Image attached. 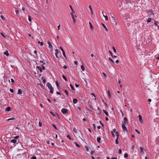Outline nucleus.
Returning <instances> with one entry per match:
<instances>
[{
    "label": "nucleus",
    "mask_w": 159,
    "mask_h": 159,
    "mask_svg": "<svg viewBox=\"0 0 159 159\" xmlns=\"http://www.w3.org/2000/svg\"><path fill=\"white\" fill-rule=\"evenodd\" d=\"M67 137L68 138L69 140H71V139L70 136L69 135L67 136Z\"/></svg>",
    "instance_id": "nucleus-45"
},
{
    "label": "nucleus",
    "mask_w": 159,
    "mask_h": 159,
    "mask_svg": "<svg viewBox=\"0 0 159 159\" xmlns=\"http://www.w3.org/2000/svg\"><path fill=\"white\" fill-rule=\"evenodd\" d=\"M89 24L90 25V28L91 29L93 30V27L90 22H89Z\"/></svg>",
    "instance_id": "nucleus-28"
},
{
    "label": "nucleus",
    "mask_w": 159,
    "mask_h": 159,
    "mask_svg": "<svg viewBox=\"0 0 159 159\" xmlns=\"http://www.w3.org/2000/svg\"><path fill=\"white\" fill-rule=\"evenodd\" d=\"M122 127L124 131H127V129L126 127L125 126V125H124V124H122Z\"/></svg>",
    "instance_id": "nucleus-5"
},
{
    "label": "nucleus",
    "mask_w": 159,
    "mask_h": 159,
    "mask_svg": "<svg viewBox=\"0 0 159 159\" xmlns=\"http://www.w3.org/2000/svg\"><path fill=\"white\" fill-rule=\"evenodd\" d=\"M41 66L42 67V69L43 70H45V66H43L42 65H41Z\"/></svg>",
    "instance_id": "nucleus-52"
},
{
    "label": "nucleus",
    "mask_w": 159,
    "mask_h": 159,
    "mask_svg": "<svg viewBox=\"0 0 159 159\" xmlns=\"http://www.w3.org/2000/svg\"><path fill=\"white\" fill-rule=\"evenodd\" d=\"M109 52L111 54V56L113 58V54H112V52L111 50H110L109 51Z\"/></svg>",
    "instance_id": "nucleus-41"
},
{
    "label": "nucleus",
    "mask_w": 159,
    "mask_h": 159,
    "mask_svg": "<svg viewBox=\"0 0 159 159\" xmlns=\"http://www.w3.org/2000/svg\"><path fill=\"white\" fill-rule=\"evenodd\" d=\"M47 86L50 90V92L51 93H53L54 91V89L51 84L49 83H47Z\"/></svg>",
    "instance_id": "nucleus-1"
},
{
    "label": "nucleus",
    "mask_w": 159,
    "mask_h": 159,
    "mask_svg": "<svg viewBox=\"0 0 159 159\" xmlns=\"http://www.w3.org/2000/svg\"><path fill=\"white\" fill-rule=\"evenodd\" d=\"M124 121L123 122V123L122 124H124V125L126 124H128V120L127 117H125L124 118Z\"/></svg>",
    "instance_id": "nucleus-3"
},
{
    "label": "nucleus",
    "mask_w": 159,
    "mask_h": 159,
    "mask_svg": "<svg viewBox=\"0 0 159 159\" xmlns=\"http://www.w3.org/2000/svg\"><path fill=\"white\" fill-rule=\"evenodd\" d=\"M112 49H113V51L115 52H116V49L115 48H114V47H112Z\"/></svg>",
    "instance_id": "nucleus-47"
},
{
    "label": "nucleus",
    "mask_w": 159,
    "mask_h": 159,
    "mask_svg": "<svg viewBox=\"0 0 159 159\" xmlns=\"http://www.w3.org/2000/svg\"><path fill=\"white\" fill-rule=\"evenodd\" d=\"M1 18L2 19V20H5L4 17L3 16V15H1Z\"/></svg>",
    "instance_id": "nucleus-49"
},
{
    "label": "nucleus",
    "mask_w": 159,
    "mask_h": 159,
    "mask_svg": "<svg viewBox=\"0 0 159 159\" xmlns=\"http://www.w3.org/2000/svg\"><path fill=\"white\" fill-rule=\"evenodd\" d=\"M38 43L39 44L40 43L41 46H43V43L42 42H40V41H38Z\"/></svg>",
    "instance_id": "nucleus-35"
},
{
    "label": "nucleus",
    "mask_w": 159,
    "mask_h": 159,
    "mask_svg": "<svg viewBox=\"0 0 159 159\" xmlns=\"http://www.w3.org/2000/svg\"><path fill=\"white\" fill-rule=\"evenodd\" d=\"M55 54L56 57H57V58H58L59 57L57 56V54L58 53V50L57 49H56L55 50Z\"/></svg>",
    "instance_id": "nucleus-9"
},
{
    "label": "nucleus",
    "mask_w": 159,
    "mask_h": 159,
    "mask_svg": "<svg viewBox=\"0 0 159 159\" xmlns=\"http://www.w3.org/2000/svg\"><path fill=\"white\" fill-rule=\"evenodd\" d=\"M124 157L125 158H127L128 157V154L127 153H125L124 154Z\"/></svg>",
    "instance_id": "nucleus-42"
},
{
    "label": "nucleus",
    "mask_w": 159,
    "mask_h": 159,
    "mask_svg": "<svg viewBox=\"0 0 159 159\" xmlns=\"http://www.w3.org/2000/svg\"><path fill=\"white\" fill-rule=\"evenodd\" d=\"M31 159H36L37 158L36 157L34 156L31 157Z\"/></svg>",
    "instance_id": "nucleus-57"
},
{
    "label": "nucleus",
    "mask_w": 159,
    "mask_h": 159,
    "mask_svg": "<svg viewBox=\"0 0 159 159\" xmlns=\"http://www.w3.org/2000/svg\"><path fill=\"white\" fill-rule=\"evenodd\" d=\"M52 125L55 129H57V128L56 126L54 124H52Z\"/></svg>",
    "instance_id": "nucleus-46"
},
{
    "label": "nucleus",
    "mask_w": 159,
    "mask_h": 159,
    "mask_svg": "<svg viewBox=\"0 0 159 159\" xmlns=\"http://www.w3.org/2000/svg\"><path fill=\"white\" fill-rule=\"evenodd\" d=\"M18 94H22V90L21 89H19L18 91Z\"/></svg>",
    "instance_id": "nucleus-14"
},
{
    "label": "nucleus",
    "mask_w": 159,
    "mask_h": 159,
    "mask_svg": "<svg viewBox=\"0 0 159 159\" xmlns=\"http://www.w3.org/2000/svg\"><path fill=\"white\" fill-rule=\"evenodd\" d=\"M116 133V136L118 138V137L119 136V134H118V132L116 131L115 132Z\"/></svg>",
    "instance_id": "nucleus-43"
},
{
    "label": "nucleus",
    "mask_w": 159,
    "mask_h": 159,
    "mask_svg": "<svg viewBox=\"0 0 159 159\" xmlns=\"http://www.w3.org/2000/svg\"><path fill=\"white\" fill-rule=\"evenodd\" d=\"M75 86L76 87H78L79 86V84H75Z\"/></svg>",
    "instance_id": "nucleus-62"
},
{
    "label": "nucleus",
    "mask_w": 159,
    "mask_h": 159,
    "mask_svg": "<svg viewBox=\"0 0 159 159\" xmlns=\"http://www.w3.org/2000/svg\"><path fill=\"white\" fill-rule=\"evenodd\" d=\"M64 92L66 93V94L67 96H68L69 95L68 93L67 90H65L64 91Z\"/></svg>",
    "instance_id": "nucleus-38"
},
{
    "label": "nucleus",
    "mask_w": 159,
    "mask_h": 159,
    "mask_svg": "<svg viewBox=\"0 0 159 159\" xmlns=\"http://www.w3.org/2000/svg\"><path fill=\"white\" fill-rule=\"evenodd\" d=\"M81 69H82V70L84 71L85 70V68L84 67V66L83 65H82L81 66Z\"/></svg>",
    "instance_id": "nucleus-30"
},
{
    "label": "nucleus",
    "mask_w": 159,
    "mask_h": 159,
    "mask_svg": "<svg viewBox=\"0 0 159 159\" xmlns=\"http://www.w3.org/2000/svg\"><path fill=\"white\" fill-rule=\"evenodd\" d=\"M28 125H30V126H31H31H30V128H29L30 129H32L33 128V125H31V124H30L29 122L28 124Z\"/></svg>",
    "instance_id": "nucleus-29"
},
{
    "label": "nucleus",
    "mask_w": 159,
    "mask_h": 159,
    "mask_svg": "<svg viewBox=\"0 0 159 159\" xmlns=\"http://www.w3.org/2000/svg\"><path fill=\"white\" fill-rule=\"evenodd\" d=\"M121 152H122L121 149H120L119 150V153L121 154Z\"/></svg>",
    "instance_id": "nucleus-61"
},
{
    "label": "nucleus",
    "mask_w": 159,
    "mask_h": 159,
    "mask_svg": "<svg viewBox=\"0 0 159 159\" xmlns=\"http://www.w3.org/2000/svg\"><path fill=\"white\" fill-rule=\"evenodd\" d=\"M103 111L107 116H108V113L106 110H103Z\"/></svg>",
    "instance_id": "nucleus-17"
},
{
    "label": "nucleus",
    "mask_w": 159,
    "mask_h": 159,
    "mask_svg": "<svg viewBox=\"0 0 159 159\" xmlns=\"http://www.w3.org/2000/svg\"><path fill=\"white\" fill-rule=\"evenodd\" d=\"M70 15L72 16V18L73 19V20H74V23H75L76 21V19H75V17H74V16L73 15V12H72L71 13H70Z\"/></svg>",
    "instance_id": "nucleus-6"
},
{
    "label": "nucleus",
    "mask_w": 159,
    "mask_h": 159,
    "mask_svg": "<svg viewBox=\"0 0 159 159\" xmlns=\"http://www.w3.org/2000/svg\"><path fill=\"white\" fill-rule=\"evenodd\" d=\"M112 132L113 133H115L116 132V129H113V130L111 131V132Z\"/></svg>",
    "instance_id": "nucleus-50"
},
{
    "label": "nucleus",
    "mask_w": 159,
    "mask_h": 159,
    "mask_svg": "<svg viewBox=\"0 0 159 159\" xmlns=\"http://www.w3.org/2000/svg\"><path fill=\"white\" fill-rule=\"evenodd\" d=\"M36 68H37L40 71V72H42V68L40 66H37Z\"/></svg>",
    "instance_id": "nucleus-12"
},
{
    "label": "nucleus",
    "mask_w": 159,
    "mask_h": 159,
    "mask_svg": "<svg viewBox=\"0 0 159 159\" xmlns=\"http://www.w3.org/2000/svg\"><path fill=\"white\" fill-rule=\"evenodd\" d=\"M60 48L62 51V52H63L64 51V50L61 47H60Z\"/></svg>",
    "instance_id": "nucleus-60"
},
{
    "label": "nucleus",
    "mask_w": 159,
    "mask_h": 159,
    "mask_svg": "<svg viewBox=\"0 0 159 159\" xmlns=\"http://www.w3.org/2000/svg\"><path fill=\"white\" fill-rule=\"evenodd\" d=\"M48 43L49 45V46H48L49 48L51 49V50H52V46L51 44V43L49 41H48Z\"/></svg>",
    "instance_id": "nucleus-7"
},
{
    "label": "nucleus",
    "mask_w": 159,
    "mask_h": 159,
    "mask_svg": "<svg viewBox=\"0 0 159 159\" xmlns=\"http://www.w3.org/2000/svg\"><path fill=\"white\" fill-rule=\"evenodd\" d=\"M39 127H41L42 126V123L40 121H39Z\"/></svg>",
    "instance_id": "nucleus-40"
},
{
    "label": "nucleus",
    "mask_w": 159,
    "mask_h": 159,
    "mask_svg": "<svg viewBox=\"0 0 159 159\" xmlns=\"http://www.w3.org/2000/svg\"><path fill=\"white\" fill-rule=\"evenodd\" d=\"M138 117L139 118V121L141 123H142L143 122V120L142 119V117L140 115H139L138 116Z\"/></svg>",
    "instance_id": "nucleus-8"
},
{
    "label": "nucleus",
    "mask_w": 159,
    "mask_h": 159,
    "mask_svg": "<svg viewBox=\"0 0 159 159\" xmlns=\"http://www.w3.org/2000/svg\"><path fill=\"white\" fill-rule=\"evenodd\" d=\"M88 103L89 105V107L90 109H93L92 106L91 105V102L90 101H88Z\"/></svg>",
    "instance_id": "nucleus-11"
},
{
    "label": "nucleus",
    "mask_w": 159,
    "mask_h": 159,
    "mask_svg": "<svg viewBox=\"0 0 159 159\" xmlns=\"http://www.w3.org/2000/svg\"><path fill=\"white\" fill-rule=\"evenodd\" d=\"M11 110V107H7L6 108V110L7 111H10Z\"/></svg>",
    "instance_id": "nucleus-25"
},
{
    "label": "nucleus",
    "mask_w": 159,
    "mask_h": 159,
    "mask_svg": "<svg viewBox=\"0 0 159 159\" xmlns=\"http://www.w3.org/2000/svg\"><path fill=\"white\" fill-rule=\"evenodd\" d=\"M103 16L105 18V20L106 21H107L108 20V17L107 16H105L104 15H103Z\"/></svg>",
    "instance_id": "nucleus-26"
},
{
    "label": "nucleus",
    "mask_w": 159,
    "mask_h": 159,
    "mask_svg": "<svg viewBox=\"0 0 159 159\" xmlns=\"http://www.w3.org/2000/svg\"><path fill=\"white\" fill-rule=\"evenodd\" d=\"M101 140V138L100 137H99L97 138V141L98 143H100V142Z\"/></svg>",
    "instance_id": "nucleus-21"
},
{
    "label": "nucleus",
    "mask_w": 159,
    "mask_h": 159,
    "mask_svg": "<svg viewBox=\"0 0 159 159\" xmlns=\"http://www.w3.org/2000/svg\"><path fill=\"white\" fill-rule=\"evenodd\" d=\"M135 131L136 132H137L139 134H140V132L137 129H135Z\"/></svg>",
    "instance_id": "nucleus-56"
},
{
    "label": "nucleus",
    "mask_w": 159,
    "mask_h": 159,
    "mask_svg": "<svg viewBox=\"0 0 159 159\" xmlns=\"http://www.w3.org/2000/svg\"><path fill=\"white\" fill-rule=\"evenodd\" d=\"M108 59L112 63H114V61L110 57H109L108 58Z\"/></svg>",
    "instance_id": "nucleus-24"
},
{
    "label": "nucleus",
    "mask_w": 159,
    "mask_h": 159,
    "mask_svg": "<svg viewBox=\"0 0 159 159\" xmlns=\"http://www.w3.org/2000/svg\"><path fill=\"white\" fill-rule=\"evenodd\" d=\"M34 53H35V54H36V55L37 56V51L36 50L34 51Z\"/></svg>",
    "instance_id": "nucleus-63"
},
{
    "label": "nucleus",
    "mask_w": 159,
    "mask_h": 159,
    "mask_svg": "<svg viewBox=\"0 0 159 159\" xmlns=\"http://www.w3.org/2000/svg\"><path fill=\"white\" fill-rule=\"evenodd\" d=\"M28 20L30 22L31 21V19L30 16H28Z\"/></svg>",
    "instance_id": "nucleus-37"
},
{
    "label": "nucleus",
    "mask_w": 159,
    "mask_h": 159,
    "mask_svg": "<svg viewBox=\"0 0 159 159\" xmlns=\"http://www.w3.org/2000/svg\"><path fill=\"white\" fill-rule=\"evenodd\" d=\"M118 138L117 137L116 140V144H118L119 143V142H118Z\"/></svg>",
    "instance_id": "nucleus-36"
},
{
    "label": "nucleus",
    "mask_w": 159,
    "mask_h": 159,
    "mask_svg": "<svg viewBox=\"0 0 159 159\" xmlns=\"http://www.w3.org/2000/svg\"><path fill=\"white\" fill-rule=\"evenodd\" d=\"M89 8L90 11H91V14H93V11L92 9V7H91V5H89Z\"/></svg>",
    "instance_id": "nucleus-15"
},
{
    "label": "nucleus",
    "mask_w": 159,
    "mask_h": 159,
    "mask_svg": "<svg viewBox=\"0 0 159 159\" xmlns=\"http://www.w3.org/2000/svg\"><path fill=\"white\" fill-rule=\"evenodd\" d=\"M56 85H57V88H59V87H60V86H59V85L58 82L57 81H56Z\"/></svg>",
    "instance_id": "nucleus-31"
},
{
    "label": "nucleus",
    "mask_w": 159,
    "mask_h": 159,
    "mask_svg": "<svg viewBox=\"0 0 159 159\" xmlns=\"http://www.w3.org/2000/svg\"><path fill=\"white\" fill-rule=\"evenodd\" d=\"M62 53L64 56L66 58V57L64 51L62 52Z\"/></svg>",
    "instance_id": "nucleus-34"
},
{
    "label": "nucleus",
    "mask_w": 159,
    "mask_h": 159,
    "mask_svg": "<svg viewBox=\"0 0 159 159\" xmlns=\"http://www.w3.org/2000/svg\"><path fill=\"white\" fill-rule=\"evenodd\" d=\"M145 151V150L142 147L140 148V152L143 153V152Z\"/></svg>",
    "instance_id": "nucleus-10"
},
{
    "label": "nucleus",
    "mask_w": 159,
    "mask_h": 159,
    "mask_svg": "<svg viewBox=\"0 0 159 159\" xmlns=\"http://www.w3.org/2000/svg\"><path fill=\"white\" fill-rule=\"evenodd\" d=\"M111 22L112 23L115 24V25H117V23L116 21L115 18L112 16L111 17Z\"/></svg>",
    "instance_id": "nucleus-2"
},
{
    "label": "nucleus",
    "mask_w": 159,
    "mask_h": 159,
    "mask_svg": "<svg viewBox=\"0 0 159 159\" xmlns=\"http://www.w3.org/2000/svg\"><path fill=\"white\" fill-rule=\"evenodd\" d=\"M75 145L77 147H78V148L80 147V146L79 145V144H78L77 143V142H75Z\"/></svg>",
    "instance_id": "nucleus-32"
},
{
    "label": "nucleus",
    "mask_w": 159,
    "mask_h": 159,
    "mask_svg": "<svg viewBox=\"0 0 159 159\" xmlns=\"http://www.w3.org/2000/svg\"><path fill=\"white\" fill-rule=\"evenodd\" d=\"M11 80L12 83H14V80L13 79H11Z\"/></svg>",
    "instance_id": "nucleus-59"
},
{
    "label": "nucleus",
    "mask_w": 159,
    "mask_h": 159,
    "mask_svg": "<svg viewBox=\"0 0 159 159\" xmlns=\"http://www.w3.org/2000/svg\"><path fill=\"white\" fill-rule=\"evenodd\" d=\"M17 142V140L15 139H13L11 140V142L13 143H16Z\"/></svg>",
    "instance_id": "nucleus-19"
},
{
    "label": "nucleus",
    "mask_w": 159,
    "mask_h": 159,
    "mask_svg": "<svg viewBox=\"0 0 159 159\" xmlns=\"http://www.w3.org/2000/svg\"><path fill=\"white\" fill-rule=\"evenodd\" d=\"M107 93H108V95H109V96L110 97H111V94H110V91L109 90H108Z\"/></svg>",
    "instance_id": "nucleus-51"
},
{
    "label": "nucleus",
    "mask_w": 159,
    "mask_h": 159,
    "mask_svg": "<svg viewBox=\"0 0 159 159\" xmlns=\"http://www.w3.org/2000/svg\"><path fill=\"white\" fill-rule=\"evenodd\" d=\"M10 91L11 93H13L14 92V90L13 89H10Z\"/></svg>",
    "instance_id": "nucleus-53"
},
{
    "label": "nucleus",
    "mask_w": 159,
    "mask_h": 159,
    "mask_svg": "<svg viewBox=\"0 0 159 159\" xmlns=\"http://www.w3.org/2000/svg\"><path fill=\"white\" fill-rule=\"evenodd\" d=\"M111 134H112V137H115V134H114V133H113V132H111Z\"/></svg>",
    "instance_id": "nucleus-55"
},
{
    "label": "nucleus",
    "mask_w": 159,
    "mask_h": 159,
    "mask_svg": "<svg viewBox=\"0 0 159 159\" xmlns=\"http://www.w3.org/2000/svg\"><path fill=\"white\" fill-rule=\"evenodd\" d=\"M61 111L64 114L67 113L68 112V110L67 109L65 108L62 109L61 110Z\"/></svg>",
    "instance_id": "nucleus-4"
},
{
    "label": "nucleus",
    "mask_w": 159,
    "mask_h": 159,
    "mask_svg": "<svg viewBox=\"0 0 159 159\" xmlns=\"http://www.w3.org/2000/svg\"><path fill=\"white\" fill-rule=\"evenodd\" d=\"M62 77H63V79H64V80H65L66 81H67V80H67V78L66 77V76H65L64 75H62Z\"/></svg>",
    "instance_id": "nucleus-22"
},
{
    "label": "nucleus",
    "mask_w": 159,
    "mask_h": 159,
    "mask_svg": "<svg viewBox=\"0 0 159 159\" xmlns=\"http://www.w3.org/2000/svg\"><path fill=\"white\" fill-rule=\"evenodd\" d=\"M19 138V136H16L14 137V139H17Z\"/></svg>",
    "instance_id": "nucleus-58"
},
{
    "label": "nucleus",
    "mask_w": 159,
    "mask_h": 159,
    "mask_svg": "<svg viewBox=\"0 0 159 159\" xmlns=\"http://www.w3.org/2000/svg\"><path fill=\"white\" fill-rule=\"evenodd\" d=\"M102 25L103 27L105 28V30L107 31H108V29H107V27L103 23H102Z\"/></svg>",
    "instance_id": "nucleus-18"
},
{
    "label": "nucleus",
    "mask_w": 159,
    "mask_h": 159,
    "mask_svg": "<svg viewBox=\"0 0 159 159\" xmlns=\"http://www.w3.org/2000/svg\"><path fill=\"white\" fill-rule=\"evenodd\" d=\"M78 102V100L76 98L74 99L73 100V102L74 103L76 104Z\"/></svg>",
    "instance_id": "nucleus-13"
},
{
    "label": "nucleus",
    "mask_w": 159,
    "mask_h": 159,
    "mask_svg": "<svg viewBox=\"0 0 159 159\" xmlns=\"http://www.w3.org/2000/svg\"><path fill=\"white\" fill-rule=\"evenodd\" d=\"M15 11H16V14L17 15H18L19 13V11H18V10H16Z\"/></svg>",
    "instance_id": "nucleus-48"
},
{
    "label": "nucleus",
    "mask_w": 159,
    "mask_h": 159,
    "mask_svg": "<svg viewBox=\"0 0 159 159\" xmlns=\"http://www.w3.org/2000/svg\"><path fill=\"white\" fill-rule=\"evenodd\" d=\"M70 87H71V89L72 90H73V91H74L75 90V89L74 87L71 84H70Z\"/></svg>",
    "instance_id": "nucleus-23"
},
{
    "label": "nucleus",
    "mask_w": 159,
    "mask_h": 159,
    "mask_svg": "<svg viewBox=\"0 0 159 159\" xmlns=\"http://www.w3.org/2000/svg\"><path fill=\"white\" fill-rule=\"evenodd\" d=\"M22 9L23 11L24 12H25V8L24 7H23L22 8Z\"/></svg>",
    "instance_id": "nucleus-64"
},
{
    "label": "nucleus",
    "mask_w": 159,
    "mask_h": 159,
    "mask_svg": "<svg viewBox=\"0 0 159 159\" xmlns=\"http://www.w3.org/2000/svg\"><path fill=\"white\" fill-rule=\"evenodd\" d=\"M69 7H70V8L71 9V10L72 12H73V13H75L74 11V10L72 6L71 5H70L69 6Z\"/></svg>",
    "instance_id": "nucleus-20"
},
{
    "label": "nucleus",
    "mask_w": 159,
    "mask_h": 159,
    "mask_svg": "<svg viewBox=\"0 0 159 159\" xmlns=\"http://www.w3.org/2000/svg\"><path fill=\"white\" fill-rule=\"evenodd\" d=\"M151 20V18H148L147 20V22H150Z\"/></svg>",
    "instance_id": "nucleus-33"
},
{
    "label": "nucleus",
    "mask_w": 159,
    "mask_h": 159,
    "mask_svg": "<svg viewBox=\"0 0 159 159\" xmlns=\"http://www.w3.org/2000/svg\"><path fill=\"white\" fill-rule=\"evenodd\" d=\"M15 119V118L12 117L11 118H10V119H7V120L9 121V120H14Z\"/></svg>",
    "instance_id": "nucleus-39"
},
{
    "label": "nucleus",
    "mask_w": 159,
    "mask_h": 159,
    "mask_svg": "<svg viewBox=\"0 0 159 159\" xmlns=\"http://www.w3.org/2000/svg\"><path fill=\"white\" fill-rule=\"evenodd\" d=\"M0 34L3 36V37H4V38H5V35L3 34L2 33V32H1L0 33Z\"/></svg>",
    "instance_id": "nucleus-54"
},
{
    "label": "nucleus",
    "mask_w": 159,
    "mask_h": 159,
    "mask_svg": "<svg viewBox=\"0 0 159 159\" xmlns=\"http://www.w3.org/2000/svg\"><path fill=\"white\" fill-rule=\"evenodd\" d=\"M4 54L6 55L7 56H8L9 55V53L7 51H6L4 52Z\"/></svg>",
    "instance_id": "nucleus-16"
},
{
    "label": "nucleus",
    "mask_w": 159,
    "mask_h": 159,
    "mask_svg": "<svg viewBox=\"0 0 159 159\" xmlns=\"http://www.w3.org/2000/svg\"><path fill=\"white\" fill-rule=\"evenodd\" d=\"M73 131H74L77 133V129H76L75 128H74L73 129Z\"/></svg>",
    "instance_id": "nucleus-27"
},
{
    "label": "nucleus",
    "mask_w": 159,
    "mask_h": 159,
    "mask_svg": "<svg viewBox=\"0 0 159 159\" xmlns=\"http://www.w3.org/2000/svg\"><path fill=\"white\" fill-rule=\"evenodd\" d=\"M50 113H51V114L53 116H55V115L54 114V113L52 111H50Z\"/></svg>",
    "instance_id": "nucleus-44"
}]
</instances>
